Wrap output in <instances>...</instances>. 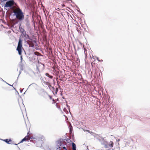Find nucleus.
<instances>
[{
    "label": "nucleus",
    "mask_w": 150,
    "mask_h": 150,
    "mask_svg": "<svg viewBox=\"0 0 150 150\" xmlns=\"http://www.w3.org/2000/svg\"><path fill=\"white\" fill-rule=\"evenodd\" d=\"M13 16H16V18L20 21L23 20L24 17V13L18 7L16 8L15 11L13 12Z\"/></svg>",
    "instance_id": "obj_1"
},
{
    "label": "nucleus",
    "mask_w": 150,
    "mask_h": 150,
    "mask_svg": "<svg viewBox=\"0 0 150 150\" xmlns=\"http://www.w3.org/2000/svg\"><path fill=\"white\" fill-rule=\"evenodd\" d=\"M4 6L5 7H9L10 8L13 9L14 7V5H16V3L14 0H8Z\"/></svg>",
    "instance_id": "obj_2"
},
{
    "label": "nucleus",
    "mask_w": 150,
    "mask_h": 150,
    "mask_svg": "<svg viewBox=\"0 0 150 150\" xmlns=\"http://www.w3.org/2000/svg\"><path fill=\"white\" fill-rule=\"evenodd\" d=\"M94 137L96 139L98 140L100 142L101 144L102 145L103 144H105V137H103L101 135H100L96 134H92Z\"/></svg>",
    "instance_id": "obj_3"
},
{
    "label": "nucleus",
    "mask_w": 150,
    "mask_h": 150,
    "mask_svg": "<svg viewBox=\"0 0 150 150\" xmlns=\"http://www.w3.org/2000/svg\"><path fill=\"white\" fill-rule=\"evenodd\" d=\"M22 48V40L20 38L19 40L18 46L16 49V50L18 51V54L20 55L21 54Z\"/></svg>",
    "instance_id": "obj_4"
},
{
    "label": "nucleus",
    "mask_w": 150,
    "mask_h": 150,
    "mask_svg": "<svg viewBox=\"0 0 150 150\" xmlns=\"http://www.w3.org/2000/svg\"><path fill=\"white\" fill-rule=\"evenodd\" d=\"M27 42L29 45L30 47H34L35 45H37L36 41L35 40L31 38L27 41Z\"/></svg>",
    "instance_id": "obj_5"
},
{
    "label": "nucleus",
    "mask_w": 150,
    "mask_h": 150,
    "mask_svg": "<svg viewBox=\"0 0 150 150\" xmlns=\"http://www.w3.org/2000/svg\"><path fill=\"white\" fill-rule=\"evenodd\" d=\"M105 144H103L102 145L104 146V147L106 148H112L113 146V143L112 141H110L109 143L105 139Z\"/></svg>",
    "instance_id": "obj_6"
},
{
    "label": "nucleus",
    "mask_w": 150,
    "mask_h": 150,
    "mask_svg": "<svg viewBox=\"0 0 150 150\" xmlns=\"http://www.w3.org/2000/svg\"><path fill=\"white\" fill-rule=\"evenodd\" d=\"M67 141V140L65 139H61L58 140L57 142V143L58 146V147L57 148V150H61L60 149L61 148V146H62V142L63 141Z\"/></svg>",
    "instance_id": "obj_7"
},
{
    "label": "nucleus",
    "mask_w": 150,
    "mask_h": 150,
    "mask_svg": "<svg viewBox=\"0 0 150 150\" xmlns=\"http://www.w3.org/2000/svg\"><path fill=\"white\" fill-rule=\"evenodd\" d=\"M29 136L28 135L25 136L24 138L18 144L22 143L24 141H29L30 139H28Z\"/></svg>",
    "instance_id": "obj_8"
},
{
    "label": "nucleus",
    "mask_w": 150,
    "mask_h": 150,
    "mask_svg": "<svg viewBox=\"0 0 150 150\" xmlns=\"http://www.w3.org/2000/svg\"><path fill=\"white\" fill-rule=\"evenodd\" d=\"M6 143L8 144H10L9 142L11 141V139H6L3 140Z\"/></svg>",
    "instance_id": "obj_9"
},
{
    "label": "nucleus",
    "mask_w": 150,
    "mask_h": 150,
    "mask_svg": "<svg viewBox=\"0 0 150 150\" xmlns=\"http://www.w3.org/2000/svg\"><path fill=\"white\" fill-rule=\"evenodd\" d=\"M72 148L73 150H76V144L74 142L72 143Z\"/></svg>",
    "instance_id": "obj_10"
},
{
    "label": "nucleus",
    "mask_w": 150,
    "mask_h": 150,
    "mask_svg": "<svg viewBox=\"0 0 150 150\" xmlns=\"http://www.w3.org/2000/svg\"><path fill=\"white\" fill-rule=\"evenodd\" d=\"M45 75L47 77H49L51 79H52L53 78V76L51 75H50L49 74L47 73H45Z\"/></svg>",
    "instance_id": "obj_11"
},
{
    "label": "nucleus",
    "mask_w": 150,
    "mask_h": 150,
    "mask_svg": "<svg viewBox=\"0 0 150 150\" xmlns=\"http://www.w3.org/2000/svg\"><path fill=\"white\" fill-rule=\"evenodd\" d=\"M20 68L21 70H23V65L22 64V63H21V64L19 65Z\"/></svg>",
    "instance_id": "obj_12"
},
{
    "label": "nucleus",
    "mask_w": 150,
    "mask_h": 150,
    "mask_svg": "<svg viewBox=\"0 0 150 150\" xmlns=\"http://www.w3.org/2000/svg\"><path fill=\"white\" fill-rule=\"evenodd\" d=\"M26 39H28V40L30 39L31 38H30L29 35L28 34H26L25 36H24Z\"/></svg>",
    "instance_id": "obj_13"
},
{
    "label": "nucleus",
    "mask_w": 150,
    "mask_h": 150,
    "mask_svg": "<svg viewBox=\"0 0 150 150\" xmlns=\"http://www.w3.org/2000/svg\"><path fill=\"white\" fill-rule=\"evenodd\" d=\"M19 28H20V31L22 33H23V32L25 31L24 29L23 28H22V27H19Z\"/></svg>",
    "instance_id": "obj_14"
},
{
    "label": "nucleus",
    "mask_w": 150,
    "mask_h": 150,
    "mask_svg": "<svg viewBox=\"0 0 150 150\" xmlns=\"http://www.w3.org/2000/svg\"><path fill=\"white\" fill-rule=\"evenodd\" d=\"M43 83L46 85H48L49 84V83L47 81H45V80L43 79Z\"/></svg>",
    "instance_id": "obj_15"
},
{
    "label": "nucleus",
    "mask_w": 150,
    "mask_h": 150,
    "mask_svg": "<svg viewBox=\"0 0 150 150\" xmlns=\"http://www.w3.org/2000/svg\"><path fill=\"white\" fill-rule=\"evenodd\" d=\"M26 25L28 27L29 26L30 23L29 21H27V22H26Z\"/></svg>",
    "instance_id": "obj_16"
},
{
    "label": "nucleus",
    "mask_w": 150,
    "mask_h": 150,
    "mask_svg": "<svg viewBox=\"0 0 150 150\" xmlns=\"http://www.w3.org/2000/svg\"><path fill=\"white\" fill-rule=\"evenodd\" d=\"M65 141H63L62 142V146H64V145H66V144H67V143H66V142H65Z\"/></svg>",
    "instance_id": "obj_17"
},
{
    "label": "nucleus",
    "mask_w": 150,
    "mask_h": 150,
    "mask_svg": "<svg viewBox=\"0 0 150 150\" xmlns=\"http://www.w3.org/2000/svg\"><path fill=\"white\" fill-rule=\"evenodd\" d=\"M22 33L23 35L24 36H25V35H26L27 34L26 33V32L25 31Z\"/></svg>",
    "instance_id": "obj_18"
},
{
    "label": "nucleus",
    "mask_w": 150,
    "mask_h": 150,
    "mask_svg": "<svg viewBox=\"0 0 150 150\" xmlns=\"http://www.w3.org/2000/svg\"><path fill=\"white\" fill-rule=\"evenodd\" d=\"M20 57H21V61L20 62V63H22V60H23V58H22V56H21Z\"/></svg>",
    "instance_id": "obj_19"
},
{
    "label": "nucleus",
    "mask_w": 150,
    "mask_h": 150,
    "mask_svg": "<svg viewBox=\"0 0 150 150\" xmlns=\"http://www.w3.org/2000/svg\"><path fill=\"white\" fill-rule=\"evenodd\" d=\"M97 59L99 62H102L103 61V60H100V59H99L98 57L97 58Z\"/></svg>",
    "instance_id": "obj_20"
},
{
    "label": "nucleus",
    "mask_w": 150,
    "mask_h": 150,
    "mask_svg": "<svg viewBox=\"0 0 150 150\" xmlns=\"http://www.w3.org/2000/svg\"><path fill=\"white\" fill-rule=\"evenodd\" d=\"M6 83V84H8V85H9L10 86H13V88H14V89H15V90L16 89H15V88H14V87L13 86V85H10V84H9V83H7V82Z\"/></svg>",
    "instance_id": "obj_21"
},
{
    "label": "nucleus",
    "mask_w": 150,
    "mask_h": 150,
    "mask_svg": "<svg viewBox=\"0 0 150 150\" xmlns=\"http://www.w3.org/2000/svg\"><path fill=\"white\" fill-rule=\"evenodd\" d=\"M70 132H71V131L72 130V127H71L70 128Z\"/></svg>",
    "instance_id": "obj_22"
},
{
    "label": "nucleus",
    "mask_w": 150,
    "mask_h": 150,
    "mask_svg": "<svg viewBox=\"0 0 150 150\" xmlns=\"http://www.w3.org/2000/svg\"><path fill=\"white\" fill-rule=\"evenodd\" d=\"M0 79H1V80L2 81H3L4 82H5L6 83V81H4V80H3L2 78H0Z\"/></svg>",
    "instance_id": "obj_23"
},
{
    "label": "nucleus",
    "mask_w": 150,
    "mask_h": 150,
    "mask_svg": "<svg viewBox=\"0 0 150 150\" xmlns=\"http://www.w3.org/2000/svg\"><path fill=\"white\" fill-rule=\"evenodd\" d=\"M58 91V89L57 88H56V91H55V93L56 94L57 93Z\"/></svg>",
    "instance_id": "obj_24"
},
{
    "label": "nucleus",
    "mask_w": 150,
    "mask_h": 150,
    "mask_svg": "<svg viewBox=\"0 0 150 150\" xmlns=\"http://www.w3.org/2000/svg\"><path fill=\"white\" fill-rule=\"evenodd\" d=\"M63 149H64V150H66V149H66V147L65 146H63Z\"/></svg>",
    "instance_id": "obj_25"
},
{
    "label": "nucleus",
    "mask_w": 150,
    "mask_h": 150,
    "mask_svg": "<svg viewBox=\"0 0 150 150\" xmlns=\"http://www.w3.org/2000/svg\"><path fill=\"white\" fill-rule=\"evenodd\" d=\"M25 21L26 22H27V21H28V19L27 18L25 20Z\"/></svg>",
    "instance_id": "obj_26"
},
{
    "label": "nucleus",
    "mask_w": 150,
    "mask_h": 150,
    "mask_svg": "<svg viewBox=\"0 0 150 150\" xmlns=\"http://www.w3.org/2000/svg\"><path fill=\"white\" fill-rule=\"evenodd\" d=\"M21 71H20L19 72V75H18V77L17 78V79L18 78L19 76L21 74Z\"/></svg>",
    "instance_id": "obj_27"
},
{
    "label": "nucleus",
    "mask_w": 150,
    "mask_h": 150,
    "mask_svg": "<svg viewBox=\"0 0 150 150\" xmlns=\"http://www.w3.org/2000/svg\"><path fill=\"white\" fill-rule=\"evenodd\" d=\"M90 133L92 135V134H95V133H93V132H91Z\"/></svg>",
    "instance_id": "obj_28"
},
{
    "label": "nucleus",
    "mask_w": 150,
    "mask_h": 150,
    "mask_svg": "<svg viewBox=\"0 0 150 150\" xmlns=\"http://www.w3.org/2000/svg\"><path fill=\"white\" fill-rule=\"evenodd\" d=\"M48 86L49 87H51V85L50 84V83H49V84H48Z\"/></svg>",
    "instance_id": "obj_29"
},
{
    "label": "nucleus",
    "mask_w": 150,
    "mask_h": 150,
    "mask_svg": "<svg viewBox=\"0 0 150 150\" xmlns=\"http://www.w3.org/2000/svg\"><path fill=\"white\" fill-rule=\"evenodd\" d=\"M34 139V138H33V137H30L28 139Z\"/></svg>",
    "instance_id": "obj_30"
},
{
    "label": "nucleus",
    "mask_w": 150,
    "mask_h": 150,
    "mask_svg": "<svg viewBox=\"0 0 150 150\" xmlns=\"http://www.w3.org/2000/svg\"><path fill=\"white\" fill-rule=\"evenodd\" d=\"M87 131L89 133H90L91 132L89 130H87Z\"/></svg>",
    "instance_id": "obj_31"
},
{
    "label": "nucleus",
    "mask_w": 150,
    "mask_h": 150,
    "mask_svg": "<svg viewBox=\"0 0 150 150\" xmlns=\"http://www.w3.org/2000/svg\"><path fill=\"white\" fill-rule=\"evenodd\" d=\"M17 147H18V148L19 150H21L20 148H19L18 146H17Z\"/></svg>",
    "instance_id": "obj_32"
},
{
    "label": "nucleus",
    "mask_w": 150,
    "mask_h": 150,
    "mask_svg": "<svg viewBox=\"0 0 150 150\" xmlns=\"http://www.w3.org/2000/svg\"><path fill=\"white\" fill-rule=\"evenodd\" d=\"M14 144L15 145H18V144Z\"/></svg>",
    "instance_id": "obj_33"
},
{
    "label": "nucleus",
    "mask_w": 150,
    "mask_h": 150,
    "mask_svg": "<svg viewBox=\"0 0 150 150\" xmlns=\"http://www.w3.org/2000/svg\"><path fill=\"white\" fill-rule=\"evenodd\" d=\"M22 91H23V90H20L21 92V93L22 92Z\"/></svg>",
    "instance_id": "obj_34"
},
{
    "label": "nucleus",
    "mask_w": 150,
    "mask_h": 150,
    "mask_svg": "<svg viewBox=\"0 0 150 150\" xmlns=\"http://www.w3.org/2000/svg\"><path fill=\"white\" fill-rule=\"evenodd\" d=\"M32 84H31L29 86V87H29Z\"/></svg>",
    "instance_id": "obj_35"
},
{
    "label": "nucleus",
    "mask_w": 150,
    "mask_h": 150,
    "mask_svg": "<svg viewBox=\"0 0 150 150\" xmlns=\"http://www.w3.org/2000/svg\"><path fill=\"white\" fill-rule=\"evenodd\" d=\"M110 149H107L106 150H110Z\"/></svg>",
    "instance_id": "obj_36"
},
{
    "label": "nucleus",
    "mask_w": 150,
    "mask_h": 150,
    "mask_svg": "<svg viewBox=\"0 0 150 150\" xmlns=\"http://www.w3.org/2000/svg\"><path fill=\"white\" fill-rule=\"evenodd\" d=\"M119 140H120V139H118L117 141H119Z\"/></svg>",
    "instance_id": "obj_37"
},
{
    "label": "nucleus",
    "mask_w": 150,
    "mask_h": 150,
    "mask_svg": "<svg viewBox=\"0 0 150 150\" xmlns=\"http://www.w3.org/2000/svg\"><path fill=\"white\" fill-rule=\"evenodd\" d=\"M50 98H51V96H50Z\"/></svg>",
    "instance_id": "obj_38"
},
{
    "label": "nucleus",
    "mask_w": 150,
    "mask_h": 150,
    "mask_svg": "<svg viewBox=\"0 0 150 150\" xmlns=\"http://www.w3.org/2000/svg\"><path fill=\"white\" fill-rule=\"evenodd\" d=\"M57 150H58H58H57Z\"/></svg>",
    "instance_id": "obj_39"
}]
</instances>
